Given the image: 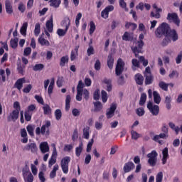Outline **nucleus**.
Listing matches in <instances>:
<instances>
[{
    "instance_id": "21",
    "label": "nucleus",
    "mask_w": 182,
    "mask_h": 182,
    "mask_svg": "<svg viewBox=\"0 0 182 182\" xmlns=\"http://www.w3.org/2000/svg\"><path fill=\"white\" fill-rule=\"evenodd\" d=\"M6 82V75H5V70L0 69V86Z\"/></svg>"
},
{
    "instance_id": "10",
    "label": "nucleus",
    "mask_w": 182,
    "mask_h": 182,
    "mask_svg": "<svg viewBox=\"0 0 182 182\" xmlns=\"http://www.w3.org/2000/svg\"><path fill=\"white\" fill-rule=\"evenodd\" d=\"M134 80L136 85H139V86H143V83H144V77H143V75L141 73H136L134 75Z\"/></svg>"
},
{
    "instance_id": "42",
    "label": "nucleus",
    "mask_w": 182,
    "mask_h": 182,
    "mask_svg": "<svg viewBox=\"0 0 182 182\" xmlns=\"http://www.w3.org/2000/svg\"><path fill=\"white\" fill-rule=\"evenodd\" d=\"M159 86L161 89H162V90H165V92H167V90H168V84L163 81L159 82Z\"/></svg>"
},
{
    "instance_id": "36",
    "label": "nucleus",
    "mask_w": 182,
    "mask_h": 182,
    "mask_svg": "<svg viewBox=\"0 0 182 182\" xmlns=\"http://www.w3.org/2000/svg\"><path fill=\"white\" fill-rule=\"evenodd\" d=\"M146 100H147V95H146V93H142L141 95V97L139 100V105L144 106V103H146Z\"/></svg>"
},
{
    "instance_id": "27",
    "label": "nucleus",
    "mask_w": 182,
    "mask_h": 182,
    "mask_svg": "<svg viewBox=\"0 0 182 182\" xmlns=\"http://www.w3.org/2000/svg\"><path fill=\"white\" fill-rule=\"evenodd\" d=\"M72 100V97L70 95H68L65 99V112H69L70 109V101Z\"/></svg>"
},
{
    "instance_id": "30",
    "label": "nucleus",
    "mask_w": 182,
    "mask_h": 182,
    "mask_svg": "<svg viewBox=\"0 0 182 182\" xmlns=\"http://www.w3.org/2000/svg\"><path fill=\"white\" fill-rule=\"evenodd\" d=\"M58 170H59V165L55 164L50 173V178H55V177H56V171Z\"/></svg>"
},
{
    "instance_id": "26",
    "label": "nucleus",
    "mask_w": 182,
    "mask_h": 182,
    "mask_svg": "<svg viewBox=\"0 0 182 182\" xmlns=\"http://www.w3.org/2000/svg\"><path fill=\"white\" fill-rule=\"evenodd\" d=\"M38 43L41 45V46H50V43H49V41L45 39L44 38L39 37L38 39Z\"/></svg>"
},
{
    "instance_id": "4",
    "label": "nucleus",
    "mask_w": 182,
    "mask_h": 182,
    "mask_svg": "<svg viewBox=\"0 0 182 182\" xmlns=\"http://www.w3.org/2000/svg\"><path fill=\"white\" fill-rule=\"evenodd\" d=\"M70 156H65L61 159L60 166L64 174L69 173V163H70Z\"/></svg>"
},
{
    "instance_id": "46",
    "label": "nucleus",
    "mask_w": 182,
    "mask_h": 182,
    "mask_svg": "<svg viewBox=\"0 0 182 182\" xmlns=\"http://www.w3.org/2000/svg\"><path fill=\"white\" fill-rule=\"evenodd\" d=\"M170 43H171V38L170 37L165 36V38L162 41L161 45V46H167Z\"/></svg>"
},
{
    "instance_id": "54",
    "label": "nucleus",
    "mask_w": 182,
    "mask_h": 182,
    "mask_svg": "<svg viewBox=\"0 0 182 182\" xmlns=\"http://www.w3.org/2000/svg\"><path fill=\"white\" fill-rule=\"evenodd\" d=\"M101 96H102V103H106V102H107V92H106V91L105 90H102Z\"/></svg>"
},
{
    "instance_id": "29",
    "label": "nucleus",
    "mask_w": 182,
    "mask_h": 182,
    "mask_svg": "<svg viewBox=\"0 0 182 182\" xmlns=\"http://www.w3.org/2000/svg\"><path fill=\"white\" fill-rule=\"evenodd\" d=\"M61 3V0H50V6H53V8H59Z\"/></svg>"
},
{
    "instance_id": "55",
    "label": "nucleus",
    "mask_w": 182,
    "mask_h": 182,
    "mask_svg": "<svg viewBox=\"0 0 182 182\" xmlns=\"http://www.w3.org/2000/svg\"><path fill=\"white\" fill-rule=\"evenodd\" d=\"M94 141V139H91V140L88 142L86 149L87 153H90V151H92V146H93Z\"/></svg>"
},
{
    "instance_id": "43",
    "label": "nucleus",
    "mask_w": 182,
    "mask_h": 182,
    "mask_svg": "<svg viewBox=\"0 0 182 182\" xmlns=\"http://www.w3.org/2000/svg\"><path fill=\"white\" fill-rule=\"evenodd\" d=\"M39 33H41V23H37L35 25L34 35L35 36H39Z\"/></svg>"
},
{
    "instance_id": "3",
    "label": "nucleus",
    "mask_w": 182,
    "mask_h": 182,
    "mask_svg": "<svg viewBox=\"0 0 182 182\" xmlns=\"http://www.w3.org/2000/svg\"><path fill=\"white\" fill-rule=\"evenodd\" d=\"M157 156H159V154H157V151L155 150L151 151V152L146 155V157L149 159L148 164H149L151 167H154L156 164H157Z\"/></svg>"
},
{
    "instance_id": "17",
    "label": "nucleus",
    "mask_w": 182,
    "mask_h": 182,
    "mask_svg": "<svg viewBox=\"0 0 182 182\" xmlns=\"http://www.w3.org/2000/svg\"><path fill=\"white\" fill-rule=\"evenodd\" d=\"M26 150H31V153H36L38 151V146L36 143H31L26 146Z\"/></svg>"
},
{
    "instance_id": "63",
    "label": "nucleus",
    "mask_w": 182,
    "mask_h": 182,
    "mask_svg": "<svg viewBox=\"0 0 182 182\" xmlns=\"http://www.w3.org/2000/svg\"><path fill=\"white\" fill-rule=\"evenodd\" d=\"M32 90V85L29 84L23 89V93H29Z\"/></svg>"
},
{
    "instance_id": "34",
    "label": "nucleus",
    "mask_w": 182,
    "mask_h": 182,
    "mask_svg": "<svg viewBox=\"0 0 182 182\" xmlns=\"http://www.w3.org/2000/svg\"><path fill=\"white\" fill-rule=\"evenodd\" d=\"M93 42L91 41L89 43V48L87 50V56H90L95 54V48L92 46Z\"/></svg>"
},
{
    "instance_id": "45",
    "label": "nucleus",
    "mask_w": 182,
    "mask_h": 182,
    "mask_svg": "<svg viewBox=\"0 0 182 182\" xmlns=\"http://www.w3.org/2000/svg\"><path fill=\"white\" fill-rule=\"evenodd\" d=\"M10 46H11L13 49H16V48H18V38L11 39L10 41Z\"/></svg>"
},
{
    "instance_id": "12",
    "label": "nucleus",
    "mask_w": 182,
    "mask_h": 182,
    "mask_svg": "<svg viewBox=\"0 0 182 182\" xmlns=\"http://www.w3.org/2000/svg\"><path fill=\"white\" fill-rule=\"evenodd\" d=\"M133 168H134V164L132 161H129L124 164L123 170L124 173H130Z\"/></svg>"
},
{
    "instance_id": "41",
    "label": "nucleus",
    "mask_w": 182,
    "mask_h": 182,
    "mask_svg": "<svg viewBox=\"0 0 182 182\" xmlns=\"http://www.w3.org/2000/svg\"><path fill=\"white\" fill-rule=\"evenodd\" d=\"M45 68V65L42 63L40 64H36L33 67V70H34V72H38L39 70H43V69Z\"/></svg>"
},
{
    "instance_id": "53",
    "label": "nucleus",
    "mask_w": 182,
    "mask_h": 182,
    "mask_svg": "<svg viewBox=\"0 0 182 182\" xmlns=\"http://www.w3.org/2000/svg\"><path fill=\"white\" fill-rule=\"evenodd\" d=\"M24 117L26 122H31V120H32V114H31V112H29L25 111Z\"/></svg>"
},
{
    "instance_id": "52",
    "label": "nucleus",
    "mask_w": 182,
    "mask_h": 182,
    "mask_svg": "<svg viewBox=\"0 0 182 182\" xmlns=\"http://www.w3.org/2000/svg\"><path fill=\"white\" fill-rule=\"evenodd\" d=\"M13 107L16 112H21V104L19 103V102L18 101L14 102Z\"/></svg>"
},
{
    "instance_id": "44",
    "label": "nucleus",
    "mask_w": 182,
    "mask_h": 182,
    "mask_svg": "<svg viewBox=\"0 0 182 182\" xmlns=\"http://www.w3.org/2000/svg\"><path fill=\"white\" fill-rule=\"evenodd\" d=\"M62 26H65V28L68 26L69 29L70 26V18L69 17H65V19L62 21Z\"/></svg>"
},
{
    "instance_id": "57",
    "label": "nucleus",
    "mask_w": 182,
    "mask_h": 182,
    "mask_svg": "<svg viewBox=\"0 0 182 182\" xmlns=\"http://www.w3.org/2000/svg\"><path fill=\"white\" fill-rule=\"evenodd\" d=\"M93 99L94 100H99V99H100V90L99 89H97L94 92Z\"/></svg>"
},
{
    "instance_id": "48",
    "label": "nucleus",
    "mask_w": 182,
    "mask_h": 182,
    "mask_svg": "<svg viewBox=\"0 0 182 182\" xmlns=\"http://www.w3.org/2000/svg\"><path fill=\"white\" fill-rule=\"evenodd\" d=\"M83 87H85V84H83V82H82V80H80L77 86V92H83Z\"/></svg>"
},
{
    "instance_id": "32",
    "label": "nucleus",
    "mask_w": 182,
    "mask_h": 182,
    "mask_svg": "<svg viewBox=\"0 0 182 182\" xmlns=\"http://www.w3.org/2000/svg\"><path fill=\"white\" fill-rule=\"evenodd\" d=\"M5 5H6V12H7L9 15H11V14H13L14 9H12V5L11 4V2L6 1Z\"/></svg>"
},
{
    "instance_id": "62",
    "label": "nucleus",
    "mask_w": 182,
    "mask_h": 182,
    "mask_svg": "<svg viewBox=\"0 0 182 182\" xmlns=\"http://www.w3.org/2000/svg\"><path fill=\"white\" fill-rule=\"evenodd\" d=\"M38 178L40 180L41 182H45L46 181V178H45V173H43V171H40L38 173Z\"/></svg>"
},
{
    "instance_id": "22",
    "label": "nucleus",
    "mask_w": 182,
    "mask_h": 182,
    "mask_svg": "<svg viewBox=\"0 0 182 182\" xmlns=\"http://www.w3.org/2000/svg\"><path fill=\"white\" fill-rule=\"evenodd\" d=\"M153 96H154V102L156 105H160V102H161V97H160V94L157 91L153 92Z\"/></svg>"
},
{
    "instance_id": "23",
    "label": "nucleus",
    "mask_w": 182,
    "mask_h": 182,
    "mask_svg": "<svg viewBox=\"0 0 182 182\" xmlns=\"http://www.w3.org/2000/svg\"><path fill=\"white\" fill-rule=\"evenodd\" d=\"M43 105H44L43 107V114L46 115L52 114V108H50V106H49V105L48 104H45Z\"/></svg>"
},
{
    "instance_id": "60",
    "label": "nucleus",
    "mask_w": 182,
    "mask_h": 182,
    "mask_svg": "<svg viewBox=\"0 0 182 182\" xmlns=\"http://www.w3.org/2000/svg\"><path fill=\"white\" fill-rule=\"evenodd\" d=\"M156 182H163V172H159L156 176Z\"/></svg>"
},
{
    "instance_id": "49",
    "label": "nucleus",
    "mask_w": 182,
    "mask_h": 182,
    "mask_svg": "<svg viewBox=\"0 0 182 182\" xmlns=\"http://www.w3.org/2000/svg\"><path fill=\"white\" fill-rule=\"evenodd\" d=\"M27 132L28 134L31 136H35V134L33 133L34 128L32 125L29 124L26 127Z\"/></svg>"
},
{
    "instance_id": "37",
    "label": "nucleus",
    "mask_w": 182,
    "mask_h": 182,
    "mask_svg": "<svg viewBox=\"0 0 182 182\" xmlns=\"http://www.w3.org/2000/svg\"><path fill=\"white\" fill-rule=\"evenodd\" d=\"M29 173H31V170H29V166H28V164H26L25 167L22 168L23 178L26 177V176L29 175Z\"/></svg>"
},
{
    "instance_id": "24",
    "label": "nucleus",
    "mask_w": 182,
    "mask_h": 182,
    "mask_svg": "<svg viewBox=\"0 0 182 182\" xmlns=\"http://www.w3.org/2000/svg\"><path fill=\"white\" fill-rule=\"evenodd\" d=\"M46 26L48 32L52 33L53 32V20L51 18V20L47 21Z\"/></svg>"
},
{
    "instance_id": "6",
    "label": "nucleus",
    "mask_w": 182,
    "mask_h": 182,
    "mask_svg": "<svg viewBox=\"0 0 182 182\" xmlns=\"http://www.w3.org/2000/svg\"><path fill=\"white\" fill-rule=\"evenodd\" d=\"M166 19L170 23L173 22L176 26H180V18L177 13H168Z\"/></svg>"
},
{
    "instance_id": "56",
    "label": "nucleus",
    "mask_w": 182,
    "mask_h": 182,
    "mask_svg": "<svg viewBox=\"0 0 182 182\" xmlns=\"http://www.w3.org/2000/svg\"><path fill=\"white\" fill-rule=\"evenodd\" d=\"M136 113L139 117H141V116H144V108L140 107L136 109Z\"/></svg>"
},
{
    "instance_id": "25",
    "label": "nucleus",
    "mask_w": 182,
    "mask_h": 182,
    "mask_svg": "<svg viewBox=\"0 0 182 182\" xmlns=\"http://www.w3.org/2000/svg\"><path fill=\"white\" fill-rule=\"evenodd\" d=\"M69 62V56L65 55L63 56L60 60V66L61 68H64V66H66V63H68Z\"/></svg>"
},
{
    "instance_id": "5",
    "label": "nucleus",
    "mask_w": 182,
    "mask_h": 182,
    "mask_svg": "<svg viewBox=\"0 0 182 182\" xmlns=\"http://www.w3.org/2000/svg\"><path fill=\"white\" fill-rule=\"evenodd\" d=\"M124 71V61L122 58L117 60V63L115 67L116 76L122 75V73Z\"/></svg>"
},
{
    "instance_id": "20",
    "label": "nucleus",
    "mask_w": 182,
    "mask_h": 182,
    "mask_svg": "<svg viewBox=\"0 0 182 182\" xmlns=\"http://www.w3.org/2000/svg\"><path fill=\"white\" fill-rule=\"evenodd\" d=\"M83 151V142L80 141L79 146L75 148V155L77 157H80Z\"/></svg>"
},
{
    "instance_id": "40",
    "label": "nucleus",
    "mask_w": 182,
    "mask_h": 182,
    "mask_svg": "<svg viewBox=\"0 0 182 182\" xmlns=\"http://www.w3.org/2000/svg\"><path fill=\"white\" fill-rule=\"evenodd\" d=\"M28 29V22L23 23L21 29L20 33L21 35H26V30Z\"/></svg>"
},
{
    "instance_id": "50",
    "label": "nucleus",
    "mask_w": 182,
    "mask_h": 182,
    "mask_svg": "<svg viewBox=\"0 0 182 182\" xmlns=\"http://www.w3.org/2000/svg\"><path fill=\"white\" fill-rule=\"evenodd\" d=\"M131 135H132V139L133 140H137L140 137V134L137 133V132L134 130L131 131Z\"/></svg>"
},
{
    "instance_id": "33",
    "label": "nucleus",
    "mask_w": 182,
    "mask_h": 182,
    "mask_svg": "<svg viewBox=\"0 0 182 182\" xmlns=\"http://www.w3.org/2000/svg\"><path fill=\"white\" fill-rule=\"evenodd\" d=\"M46 127L47 129H49V127H50V121H46V124L41 127V134L43 135L45 134V133H46Z\"/></svg>"
},
{
    "instance_id": "59",
    "label": "nucleus",
    "mask_w": 182,
    "mask_h": 182,
    "mask_svg": "<svg viewBox=\"0 0 182 182\" xmlns=\"http://www.w3.org/2000/svg\"><path fill=\"white\" fill-rule=\"evenodd\" d=\"M78 137H79V133L77 132V129H74L73 134L72 136L73 141H76V140H77Z\"/></svg>"
},
{
    "instance_id": "47",
    "label": "nucleus",
    "mask_w": 182,
    "mask_h": 182,
    "mask_svg": "<svg viewBox=\"0 0 182 182\" xmlns=\"http://www.w3.org/2000/svg\"><path fill=\"white\" fill-rule=\"evenodd\" d=\"M25 182H33V175L32 173H29L28 176L23 178Z\"/></svg>"
},
{
    "instance_id": "16",
    "label": "nucleus",
    "mask_w": 182,
    "mask_h": 182,
    "mask_svg": "<svg viewBox=\"0 0 182 182\" xmlns=\"http://www.w3.org/2000/svg\"><path fill=\"white\" fill-rule=\"evenodd\" d=\"M162 164L167 163V159H168V148L166 147L162 150Z\"/></svg>"
},
{
    "instance_id": "39",
    "label": "nucleus",
    "mask_w": 182,
    "mask_h": 182,
    "mask_svg": "<svg viewBox=\"0 0 182 182\" xmlns=\"http://www.w3.org/2000/svg\"><path fill=\"white\" fill-rule=\"evenodd\" d=\"M54 116L55 120H60V119H62V110H60V109H57L54 112Z\"/></svg>"
},
{
    "instance_id": "1",
    "label": "nucleus",
    "mask_w": 182,
    "mask_h": 182,
    "mask_svg": "<svg viewBox=\"0 0 182 182\" xmlns=\"http://www.w3.org/2000/svg\"><path fill=\"white\" fill-rule=\"evenodd\" d=\"M156 38H171L173 42L178 41V34L175 29L170 30V26L167 23H162L155 31Z\"/></svg>"
},
{
    "instance_id": "31",
    "label": "nucleus",
    "mask_w": 182,
    "mask_h": 182,
    "mask_svg": "<svg viewBox=\"0 0 182 182\" xmlns=\"http://www.w3.org/2000/svg\"><path fill=\"white\" fill-rule=\"evenodd\" d=\"M133 40V36L130 33L126 31L124 35L122 36V41H125L126 42L130 41Z\"/></svg>"
},
{
    "instance_id": "64",
    "label": "nucleus",
    "mask_w": 182,
    "mask_h": 182,
    "mask_svg": "<svg viewBox=\"0 0 182 182\" xmlns=\"http://www.w3.org/2000/svg\"><path fill=\"white\" fill-rule=\"evenodd\" d=\"M101 16L104 19H107L109 18V13L104 9V10L101 12Z\"/></svg>"
},
{
    "instance_id": "58",
    "label": "nucleus",
    "mask_w": 182,
    "mask_h": 182,
    "mask_svg": "<svg viewBox=\"0 0 182 182\" xmlns=\"http://www.w3.org/2000/svg\"><path fill=\"white\" fill-rule=\"evenodd\" d=\"M80 19H82V13H78L75 17V25L76 26H79L80 23Z\"/></svg>"
},
{
    "instance_id": "13",
    "label": "nucleus",
    "mask_w": 182,
    "mask_h": 182,
    "mask_svg": "<svg viewBox=\"0 0 182 182\" xmlns=\"http://www.w3.org/2000/svg\"><path fill=\"white\" fill-rule=\"evenodd\" d=\"M57 152H56V148H54V151L53 152V154L48 161V166L52 167L53 164L56 163V156H57Z\"/></svg>"
},
{
    "instance_id": "14",
    "label": "nucleus",
    "mask_w": 182,
    "mask_h": 182,
    "mask_svg": "<svg viewBox=\"0 0 182 182\" xmlns=\"http://www.w3.org/2000/svg\"><path fill=\"white\" fill-rule=\"evenodd\" d=\"M93 105H94V112L95 113L102 112V110L103 109V104H102L100 101L94 102Z\"/></svg>"
},
{
    "instance_id": "19",
    "label": "nucleus",
    "mask_w": 182,
    "mask_h": 182,
    "mask_svg": "<svg viewBox=\"0 0 182 182\" xmlns=\"http://www.w3.org/2000/svg\"><path fill=\"white\" fill-rule=\"evenodd\" d=\"M40 150L42 153H48L49 151V145L48 144V142H42L40 144Z\"/></svg>"
},
{
    "instance_id": "18",
    "label": "nucleus",
    "mask_w": 182,
    "mask_h": 182,
    "mask_svg": "<svg viewBox=\"0 0 182 182\" xmlns=\"http://www.w3.org/2000/svg\"><path fill=\"white\" fill-rule=\"evenodd\" d=\"M144 76L145 77V86H149V85H151V83H153V80H154L153 75H145Z\"/></svg>"
},
{
    "instance_id": "8",
    "label": "nucleus",
    "mask_w": 182,
    "mask_h": 182,
    "mask_svg": "<svg viewBox=\"0 0 182 182\" xmlns=\"http://www.w3.org/2000/svg\"><path fill=\"white\" fill-rule=\"evenodd\" d=\"M116 109H117V105L116 104H112L110 108L107 109L108 112H106L107 119H112L114 116Z\"/></svg>"
},
{
    "instance_id": "7",
    "label": "nucleus",
    "mask_w": 182,
    "mask_h": 182,
    "mask_svg": "<svg viewBox=\"0 0 182 182\" xmlns=\"http://www.w3.org/2000/svg\"><path fill=\"white\" fill-rule=\"evenodd\" d=\"M147 109H149L153 116H157V114H159V112H160V107L159 105H153L151 102H148Z\"/></svg>"
},
{
    "instance_id": "11",
    "label": "nucleus",
    "mask_w": 182,
    "mask_h": 182,
    "mask_svg": "<svg viewBox=\"0 0 182 182\" xmlns=\"http://www.w3.org/2000/svg\"><path fill=\"white\" fill-rule=\"evenodd\" d=\"M26 80L25 79V77L19 78L16 81L14 84V87H16V89H18V90H21V89L23 87V83H26Z\"/></svg>"
},
{
    "instance_id": "61",
    "label": "nucleus",
    "mask_w": 182,
    "mask_h": 182,
    "mask_svg": "<svg viewBox=\"0 0 182 182\" xmlns=\"http://www.w3.org/2000/svg\"><path fill=\"white\" fill-rule=\"evenodd\" d=\"M139 60H140V62H141L143 66H144V67H146V66H147V65H149V60H146V58H144V56H140Z\"/></svg>"
},
{
    "instance_id": "51",
    "label": "nucleus",
    "mask_w": 182,
    "mask_h": 182,
    "mask_svg": "<svg viewBox=\"0 0 182 182\" xmlns=\"http://www.w3.org/2000/svg\"><path fill=\"white\" fill-rule=\"evenodd\" d=\"M90 130V128L89 127H86L83 129V136L84 139H89V132Z\"/></svg>"
},
{
    "instance_id": "38",
    "label": "nucleus",
    "mask_w": 182,
    "mask_h": 182,
    "mask_svg": "<svg viewBox=\"0 0 182 182\" xmlns=\"http://www.w3.org/2000/svg\"><path fill=\"white\" fill-rule=\"evenodd\" d=\"M104 83L107 85V91L112 92V80L105 79L104 80Z\"/></svg>"
},
{
    "instance_id": "15",
    "label": "nucleus",
    "mask_w": 182,
    "mask_h": 182,
    "mask_svg": "<svg viewBox=\"0 0 182 182\" xmlns=\"http://www.w3.org/2000/svg\"><path fill=\"white\" fill-rule=\"evenodd\" d=\"M107 65L109 69H113V65H114V58H113L112 53H109L108 55Z\"/></svg>"
},
{
    "instance_id": "9",
    "label": "nucleus",
    "mask_w": 182,
    "mask_h": 182,
    "mask_svg": "<svg viewBox=\"0 0 182 182\" xmlns=\"http://www.w3.org/2000/svg\"><path fill=\"white\" fill-rule=\"evenodd\" d=\"M19 119V112L13 110L11 113L7 117L8 122H16Z\"/></svg>"
},
{
    "instance_id": "28",
    "label": "nucleus",
    "mask_w": 182,
    "mask_h": 182,
    "mask_svg": "<svg viewBox=\"0 0 182 182\" xmlns=\"http://www.w3.org/2000/svg\"><path fill=\"white\" fill-rule=\"evenodd\" d=\"M68 31H69V26H68L65 28V30L62 28H58L57 30V35H58V36H65V35H66V33H68Z\"/></svg>"
},
{
    "instance_id": "2",
    "label": "nucleus",
    "mask_w": 182,
    "mask_h": 182,
    "mask_svg": "<svg viewBox=\"0 0 182 182\" xmlns=\"http://www.w3.org/2000/svg\"><path fill=\"white\" fill-rule=\"evenodd\" d=\"M139 41L136 43L137 46L131 48L133 53H134L135 57L136 58H139V53H141V50H143V47L144 46V42H143L144 34H139Z\"/></svg>"
},
{
    "instance_id": "35",
    "label": "nucleus",
    "mask_w": 182,
    "mask_h": 182,
    "mask_svg": "<svg viewBox=\"0 0 182 182\" xmlns=\"http://www.w3.org/2000/svg\"><path fill=\"white\" fill-rule=\"evenodd\" d=\"M95 31H96V24H95L94 21H90V30H89L90 35H93V33H95Z\"/></svg>"
}]
</instances>
